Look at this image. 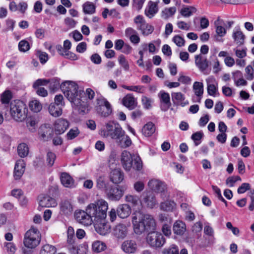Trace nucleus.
Listing matches in <instances>:
<instances>
[{
  "mask_svg": "<svg viewBox=\"0 0 254 254\" xmlns=\"http://www.w3.org/2000/svg\"><path fill=\"white\" fill-rule=\"evenodd\" d=\"M197 11L196 8L192 6H188L183 7L180 10L181 14L185 17H189Z\"/></svg>",
  "mask_w": 254,
  "mask_h": 254,
  "instance_id": "37998d69",
  "label": "nucleus"
},
{
  "mask_svg": "<svg viewBox=\"0 0 254 254\" xmlns=\"http://www.w3.org/2000/svg\"><path fill=\"white\" fill-rule=\"evenodd\" d=\"M67 249L70 254H86L87 246L85 244L77 245L74 244L67 246Z\"/></svg>",
  "mask_w": 254,
  "mask_h": 254,
  "instance_id": "bb28decb",
  "label": "nucleus"
},
{
  "mask_svg": "<svg viewBox=\"0 0 254 254\" xmlns=\"http://www.w3.org/2000/svg\"><path fill=\"white\" fill-rule=\"evenodd\" d=\"M126 201L130 203L134 208H139L142 203L139 197L135 195L128 194L126 196Z\"/></svg>",
  "mask_w": 254,
  "mask_h": 254,
  "instance_id": "7c9ffc66",
  "label": "nucleus"
},
{
  "mask_svg": "<svg viewBox=\"0 0 254 254\" xmlns=\"http://www.w3.org/2000/svg\"><path fill=\"white\" fill-rule=\"evenodd\" d=\"M142 201L147 207L150 208H154L158 204L155 195L153 192L147 193L144 196Z\"/></svg>",
  "mask_w": 254,
  "mask_h": 254,
  "instance_id": "cd10ccee",
  "label": "nucleus"
},
{
  "mask_svg": "<svg viewBox=\"0 0 254 254\" xmlns=\"http://www.w3.org/2000/svg\"><path fill=\"white\" fill-rule=\"evenodd\" d=\"M158 96L160 101L161 110L163 111H167L171 105L169 94L162 90L158 93Z\"/></svg>",
  "mask_w": 254,
  "mask_h": 254,
  "instance_id": "dca6fc26",
  "label": "nucleus"
},
{
  "mask_svg": "<svg viewBox=\"0 0 254 254\" xmlns=\"http://www.w3.org/2000/svg\"><path fill=\"white\" fill-rule=\"evenodd\" d=\"M104 199H100L90 203L86 207L85 210H77L74 212V218L79 223L85 226H90L94 221L98 210L100 208V204H102Z\"/></svg>",
  "mask_w": 254,
  "mask_h": 254,
  "instance_id": "7ed1b4c3",
  "label": "nucleus"
},
{
  "mask_svg": "<svg viewBox=\"0 0 254 254\" xmlns=\"http://www.w3.org/2000/svg\"><path fill=\"white\" fill-rule=\"evenodd\" d=\"M110 167L112 170L109 176L110 181L116 184L122 182L124 180V173L122 171L121 169L118 166L114 168L113 166L110 165Z\"/></svg>",
  "mask_w": 254,
  "mask_h": 254,
  "instance_id": "4468645a",
  "label": "nucleus"
},
{
  "mask_svg": "<svg viewBox=\"0 0 254 254\" xmlns=\"http://www.w3.org/2000/svg\"><path fill=\"white\" fill-rule=\"evenodd\" d=\"M123 87L127 90L134 91L138 93H142L145 91V87L142 85H124Z\"/></svg>",
  "mask_w": 254,
  "mask_h": 254,
  "instance_id": "8fccbe9b",
  "label": "nucleus"
},
{
  "mask_svg": "<svg viewBox=\"0 0 254 254\" xmlns=\"http://www.w3.org/2000/svg\"><path fill=\"white\" fill-rule=\"evenodd\" d=\"M123 104L130 110L134 109L135 107V101L134 97L130 95H127L122 100Z\"/></svg>",
  "mask_w": 254,
  "mask_h": 254,
  "instance_id": "f704fd0d",
  "label": "nucleus"
},
{
  "mask_svg": "<svg viewBox=\"0 0 254 254\" xmlns=\"http://www.w3.org/2000/svg\"><path fill=\"white\" fill-rule=\"evenodd\" d=\"M251 186L250 184L247 183H243L240 187H239L237 192L239 194L245 193L247 190H250Z\"/></svg>",
  "mask_w": 254,
  "mask_h": 254,
  "instance_id": "774afa93",
  "label": "nucleus"
},
{
  "mask_svg": "<svg viewBox=\"0 0 254 254\" xmlns=\"http://www.w3.org/2000/svg\"><path fill=\"white\" fill-rule=\"evenodd\" d=\"M232 38L234 42L238 46L244 44L245 36L239 27H235L232 32Z\"/></svg>",
  "mask_w": 254,
  "mask_h": 254,
  "instance_id": "393cba45",
  "label": "nucleus"
},
{
  "mask_svg": "<svg viewBox=\"0 0 254 254\" xmlns=\"http://www.w3.org/2000/svg\"><path fill=\"white\" fill-rule=\"evenodd\" d=\"M195 64L201 72L205 71L208 67V61L206 57L202 54L195 55L194 57Z\"/></svg>",
  "mask_w": 254,
  "mask_h": 254,
  "instance_id": "f3484780",
  "label": "nucleus"
},
{
  "mask_svg": "<svg viewBox=\"0 0 254 254\" xmlns=\"http://www.w3.org/2000/svg\"><path fill=\"white\" fill-rule=\"evenodd\" d=\"M96 187L105 193L110 187L107 179L104 176L99 177L96 181Z\"/></svg>",
  "mask_w": 254,
  "mask_h": 254,
  "instance_id": "2f4dec72",
  "label": "nucleus"
},
{
  "mask_svg": "<svg viewBox=\"0 0 254 254\" xmlns=\"http://www.w3.org/2000/svg\"><path fill=\"white\" fill-rule=\"evenodd\" d=\"M100 208L94 218L92 223L96 232L100 235L106 236L110 233L111 225L106 220L107 211L108 209V203L104 200L100 204Z\"/></svg>",
  "mask_w": 254,
  "mask_h": 254,
  "instance_id": "20e7f679",
  "label": "nucleus"
},
{
  "mask_svg": "<svg viewBox=\"0 0 254 254\" xmlns=\"http://www.w3.org/2000/svg\"><path fill=\"white\" fill-rule=\"evenodd\" d=\"M128 226L123 223L118 224L113 229V236L118 240L124 239L128 235Z\"/></svg>",
  "mask_w": 254,
  "mask_h": 254,
  "instance_id": "ddd939ff",
  "label": "nucleus"
},
{
  "mask_svg": "<svg viewBox=\"0 0 254 254\" xmlns=\"http://www.w3.org/2000/svg\"><path fill=\"white\" fill-rule=\"evenodd\" d=\"M172 99L174 104L185 107L189 104L188 100H186L185 96L180 92L172 93Z\"/></svg>",
  "mask_w": 254,
  "mask_h": 254,
  "instance_id": "5701e85b",
  "label": "nucleus"
},
{
  "mask_svg": "<svg viewBox=\"0 0 254 254\" xmlns=\"http://www.w3.org/2000/svg\"><path fill=\"white\" fill-rule=\"evenodd\" d=\"M97 104L99 107H97V112L104 117L109 116L112 112V109L110 103L104 97H100L97 99Z\"/></svg>",
  "mask_w": 254,
  "mask_h": 254,
  "instance_id": "9b49d317",
  "label": "nucleus"
},
{
  "mask_svg": "<svg viewBox=\"0 0 254 254\" xmlns=\"http://www.w3.org/2000/svg\"><path fill=\"white\" fill-rule=\"evenodd\" d=\"M159 2V0L156 2L151 0L148 1L145 9L144 13L145 15L149 18H152L158 12V3Z\"/></svg>",
  "mask_w": 254,
  "mask_h": 254,
  "instance_id": "6ab92c4d",
  "label": "nucleus"
},
{
  "mask_svg": "<svg viewBox=\"0 0 254 254\" xmlns=\"http://www.w3.org/2000/svg\"><path fill=\"white\" fill-rule=\"evenodd\" d=\"M40 241V232L37 228L32 227L25 233L23 243L26 247L33 249L39 244Z\"/></svg>",
  "mask_w": 254,
  "mask_h": 254,
  "instance_id": "6e6552de",
  "label": "nucleus"
},
{
  "mask_svg": "<svg viewBox=\"0 0 254 254\" xmlns=\"http://www.w3.org/2000/svg\"><path fill=\"white\" fill-rule=\"evenodd\" d=\"M233 51L235 53V55L239 59H243L247 56V49H239L235 48Z\"/></svg>",
  "mask_w": 254,
  "mask_h": 254,
  "instance_id": "e2e57ef3",
  "label": "nucleus"
},
{
  "mask_svg": "<svg viewBox=\"0 0 254 254\" xmlns=\"http://www.w3.org/2000/svg\"><path fill=\"white\" fill-rule=\"evenodd\" d=\"M155 129L154 124L151 122H148L143 126L142 129V132L144 136L149 137L154 133Z\"/></svg>",
  "mask_w": 254,
  "mask_h": 254,
  "instance_id": "c9c22d12",
  "label": "nucleus"
},
{
  "mask_svg": "<svg viewBox=\"0 0 254 254\" xmlns=\"http://www.w3.org/2000/svg\"><path fill=\"white\" fill-rule=\"evenodd\" d=\"M17 152L18 155L21 158L27 156L29 153L28 145L25 143L19 144L17 147Z\"/></svg>",
  "mask_w": 254,
  "mask_h": 254,
  "instance_id": "c03bdc74",
  "label": "nucleus"
},
{
  "mask_svg": "<svg viewBox=\"0 0 254 254\" xmlns=\"http://www.w3.org/2000/svg\"><path fill=\"white\" fill-rule=\"evenodd\" d=\"M172 41L178 47H182L185 45V39L179 35L174 36L172 39Z\"/></svg>",
  "mask_w": 254,
  "mask_h": 254,
  "instance_id": "bf43d9fd",
  "label": "nucleus"
},
{
  "mask_svg": "<svg viewBox=\"0 0 254 254\" xmlns=\"http://www.w3.org/2000/svg\"><path fill=\"white\" fill-rule=\"evenodd\" d=\"M121 161L123 168L127 172L131 170L140 171L142 169V162L140 157L127 150L122 152Z\"/></svg>",
  "mask_w": 254,
  "mask_h": 254,
  "instance_id": "39448f33",
  "label": "nucleus"
},
{
  "mask_svg": "<svg viewBox=\"0 0 254 254\" xmlns=\"http://www.w3.org/2000/svg\"><path fill=\"white\" fill-rule=\"evenodd\" d=\"M117 212L120 218L125 219L127 218L130 214L131 208L128 204H121L118 207Z\"/></svg>",
  "mask_w": 254,
  "mask_h": 254,
  "instance_id": "c85d7f7f",
  "label": "nucleus"
},
{
  "mask_svg": "<svg viewBox=\"0 0 254 254\" xmlns=\"http://www.w3.org/2000/svg\"><path fill=\"white\" fill-rule=\"evenodd\" d=\"M193 90L195 95L199 98L198 102H200V99L203 93V83L197 81L194 82L193 85Z\"/></svg>",
  "mask_w": 254,
  "mask_h": 254,
  "instance_id": "ea45409f",
  "label": "nucleus"
},
{
  "mask_svg": "<svg viewBox=\"0 0 254 254\" xmlns=\"http://www.w3.org/2000/svg\"><path fill=\"white\" fill-rule=\"evenodd\" d=\"M123 130L124 129L119 123L109 122L105 124L101 128L100 134L104 138L115 141Z\"/></svg>",
  "mask_w": 254,
  "mask_h": 254,
  "instance_id": "423d86ee",
  "label": "nucleus"
},
{
  "mask_svg": "<svg viewBox=\"0 0 254 254\" xmlns=\"http://www.w3.org/2000/svg\"><path fill=\"white\" fill-rule=\"evenodd\" d=\"M56 248L49 244L44 245L40 251V254H55Z\"/></svg>",
  "mask_w": 254,
  "mask_h": 254,
  "instance_id": "09e8293b",
  "label": "nucleus"
},
{
  "mask_svg": "<svg viewBox=\"0 0 254 254\" xmlns=\"http://www.w3.org/2000/svg\"><path fill=\"white\" fill-rule=\"evenodd\" d=\"M137 249V244L134 240H127L121 245V249L127 254H133Z\"/></svg>",
  "mask_w": 254,
  "mask_h": 254,
  "instance_id": "a211bd4d",
  "label": "nucleus"
},
{
  "mask_svg": "<svg viewBox=\"0 0 254 254\" xmlns=\"http://www.w3.org/2000/svg\"><path fill=\"white\" fill-rule=\"evenodd\" d=\"M115 142L118 146L123 148L130 146L132 143L131 139L126 134L124 130L119 135V137L115 140Z\"/></svg>",
  "mask_w": 254,
  "mask_h": 254,
  "instance_id": "aec40b11",
  "label": "nucleus"
},
{
  "mask_svg": "<svg viewBox=\"0 0 254 254\" xmlns=\"http://www.w3.org/2000/svg\"><path fill=\"white\" fill-rule=\"evenodd\" d=\"M39 203V205L43 207H55L57 205L56 200L48 195L40 196Z\"/></svg>",
  "mask_w": 254,
  "mask_h": 254,
  "instance_id": "a878e982",
  "label": "nucleus"
},
{
  "mask_svg": "<svg viewBox=\"0 0 254 254\" xmlns=\"http://www.w3.org/2000/svg\"><path fill=\"white\" fill-rule=\"evenodd\" d=\"M141 102L144 107L145 109H148L151 108L153 100L146 96H143L142 97Z\"/></svg>",
  "mask_w": 254,
  "mask_h": 254,
  "instance_id": "0e129e2a",
  "label": "nucleus"
},
{
  "mask_svg": "<svg viewBox=\"0 0 254 254\" xmlns=\"http://www.w3.org/2000/svg\"><path fill=\"white\" fill-rule=\"evenodd\" d=\"M69 123L66 120L63 119H58L55 123L54 129L57 134L63 133L68 128Z\"/></svg>",
  "mask_w": 254,
  "mask_h": 254,
  "instance_id": "4be33fe9",
  "label": "nucleus"
},
{
  "mask_svg": "<svg viewBox=\"0 0 254 254\" xmlns=\"http://www.w3.org/2000/svg\"><path fill=\"white\" fill-rule=\"evenodd\" d=\"M56 156L52 152L49 151L47 154V161L48 162V165L50 166H52L53 165L55 160L56 159Z\"/></svg>",
  "mask_w": 254,
  "mask_h": 254,
  "instance_id": "69168bd1",
  "label": "nucleus"
},
{
  "mask_svg": "<svg viewBox=\"0 0 254 254\" xmlns=\"http://www.w3.org/2000/svg\"><path fill=\"white\" fill-rule=\"evenodd\" d=\"M67 247L69 246V245H73V244H75L74 231L73 228L71 226L68 227L67 231Z\"/></svg>",
  "mask_w": 254,
  "mask_h": 254,
  "instance_id": "49530a36",
  "label": "nucleus"
},
{
  "mask_svg": "<svg viewBox=\"0 0 254 254\" xmlns=\"http://www.w3.org/2000/svg\"><path fill=\"white\" fill-rule=\"evenodd\" d=\"M118 61L119 64L123 67L125 71H127L129 70V65L124 55H121L119 57Z\"/></svg>",
  "mask_w": 254,
  "mask_h": 254,
  "instance_id": "3c124183",
  "label": "nucleus"
},
{
  "mask_svg": "<svg viewBox=\"0 0 254 254\" xmlns=\"http://www.w3.org/2000/svg\"><path fill=\"white\" fill-rule=\"evenodd\" d=\"M225 24L223 20L218 19L214 22L215 34L213 36L214 40L218 42H223L222 38L226 34V28L224 27Z\"/></svg>",
  "mask_w": 254,
  "mask_h": 254,
  "instance_id": "f8f14e48",
  "label": "nucleus"
},
{
  "mask_svg": "<svg viewBox=\"0 0 254 254\" xmlns=\"http://www.w3.org/2000/svg\"><path fill=\"white\" fill-rule=\"evenodd\" d=\"M54 104L63 107L64 106V97L63 95L59 94L55 96L54 98Z\"/></svg>",
  "mask_w": 254,
  "mask_h": 254,
  "instance_id": "338daca9",
  "label": "nucleus"
},
{
  "mask_svg": "<svg viewBox=\"0 0 254 254\" xmlns=\"http://www.w3.org/2000/svg\"><path fill=\"white\" fill-rule=\"evenodd\" d=\"M36 55L39 57L40 61L42 64L46 63L48 60V55L46 52L38 51L36 52Z\"/></svg>",
  "mask_w": 254,
  "mask_h": 254,
  "instance_id": "052dcab7",
  "label": "nucleus"
},
{
  "mask_svg": "<svg viewBox=\"0 0 254 254\" xmlns=\"http://www.w3.org/2000/svg\"><path fill=\"white\" fill-rule=\"evenodd\" d=\"M60 87L73 108L82 114L88 112V104L81 99V91H78V86L75 82L65 81L61 84Z\"/></svg>",
  "mask_w": 254,
  "mask_h": 254,
  "instance_id": "f03ea898",
  "label": "nucleus"
},
{
  "mask_svg": "<svg viewBox=\"0 0 254 254\" xmlns=\"http://www.w3.org/2000/svg\"><path fill=\"white\" fill-rule=\"evenodd\" d=\"M11 98V93L9 91H5L1 96V101L3 104H8Z\"/></svg>",
  "mask_w": 254,
  "mask_h": 254,
  "instance_id": "5fc2aeb1",
  "label": "nucleus"
},
{
  "mask_svg": "<svg viewBox=\"0 0 254 254\" xmlns=\"http://www.w3.org/2000/svg\"><path fill=\"white\" fill-rule=\"evenodd\" d=\"M60 179L62 184L65 187L70 188L74 185V180L73 178L69 174L66 172L61 173Z\"/></svg>",
  "mask_w": 254,
  "mask_h": 254,
  "instance_id": "c756f323",
  "label": "nucleus"
},
{
  "mask_svg": "<svg viewBox=\"0 0 254 254\" xmlns=\"http://www.w3.org/2000/svg\"><path fill=\"white\" fill-rule=\"evenodd\" d=\"M61 211L65 215H69L73 211V206L69 200H65L60 204Z\"/></svg>",
  "mask_w": 254,
  "mask_h": 254,
  "instance_id": "72a5a7b5",
  "label": "nucleus"
},
{
  "mask_svg": "<svg viewBox=\"0 0 254 254\" xmlns=\"http://www.w3.org/2000/svg\"><path fill=\"white\" fill-rule=\"evenodd\" d=\"M245 71L246 73V78L248 80H252L254 78V70L252 66L249 65H248L245 68Z\"/></svg>",
  "mask_w": 254,
  "mask_h": 254,
  "instance_id": "680f3d73",
  "label": "nucleus"
},
{
  "mask_svg": "<svg viewBox=\"0 0 254 254\" xmlns=\"http://www.w3.org/2000/svg\"><path fill=\"white\" fill-rule=\"evenodd\" d=\"M49 112L53 117L60 116L62 114V107L56 104L51 103L49 106Z\"/></svg>",
  "mask_w": 254,
  "mask_h": 254,
  "instance_id": "58836bf2",
  "label": "nucleus"
},
{
  "mask_svg": "<svg viewBox=\"0 0 254 254\" xmlns=\"http://www.w3.org/2000/svg\"><path fill=\"white\" fill-rule=\"evenodd\" d=\"M25 168V163L23 160L19 159L15 163L13 176L15 180L19 179L23 174Z\"/></svg>",
  "mask_w": 254,
  "mask_h": 254,
  "instance_id": "b1692460",
  "label": "nucleus"
},
{
  "mask_svg": "<svg viewBox=\"0 0 254 254\" xmlns=\"http://www.w3.org/2000/svg\"><path fill=\"white\" fill-rule=\"evenodd\" d=\"M241 178L238 176L228 177L226 180V184L229 187H233L237 181H241Z\"/></svg>",
  "mask_w": 254,
  "mask_h": 254,
  "instance_id": "603ef678",
  "label": "nucleus"
},
{
  "mask_svg": "<svg viewBox=\"0 0 254 254\" xmlns=\"http://www.w3.org/2000/svg\"><path fill=\"white\" fill-rule=\"evenodd\" d=\"M168 198H166V200L160 203V208L161 210L165 211H171L176 207V203Z\"/></svg>",
  "mask_w": 254,
  "mask_h": 254,
  "instance_id": "473e14b6",
  "label": "nucleus"
},
{
  "mask_svg": "<svg viewBox=\"0 0 254 254\" xmlns=\"http://www.w3.org/2000/svg\"><path fill=\"white\" fill-rule=\"evenodd\" d=\"M8 254H14L16 251V247L13 243H5L4 244Z\"/></svg>",
  "mask_w": 254,
  "mask_h": 254,
  "instance_id": "4d7b16f0",
  "label": "nucleus"
},
{
  "mask_svg": "<svg viewBox=\"0 0 254 254\" xmlns=\"http://www.w3.org/2000/svg\"><path fill=\"white\" fill-rule=\"evenodd\" d=\"M203 136V133L201 131H198L192 134L191 137V139L194 141L196 146L200 144V140L202 138Z\"/></svg>",
  "mask_w": 254,
  "mask_h": 254,
  "instance_id": "13d9d810",
  "label": "nucleus"
},
{
  "mask_svg": "<svg viewBox=\"0 0 254 254\" xmlns=\"http://www.w3.org/2000/svg\"><path fill=\"white\" fill-rule=\"evenodd\" d=\"M173 230L175 234L182 235L186 231V225L182 221H177L174 224Z\"/></svg>",
  "mask_w": 254,
  "mask_h": 254,
  "instance_id": "e433bc0d",
  "label": "nucleus"
},
{
  "mask_svg": "<svg viewBox=\"0 0 254 254\" xmlns=\"http://www.w3.org/2000/svg\"><path fill=\"white\" fill-rule=\"evenodd\" d=\"M80 133V131L78 128L74 127L71 128L66 134V137L68 139H73L77 137Z\"/></svg>",
  "mask_w": 254,
  "mask_h": 254,
  "instance_id": "6e6d98bb",
  "label": "nucleus"
},
{
  "mask_svg": "<svg viewBox=\"0 0 254 254\" xmlns=\"http://www.w3.org/2000/svg\"><path fill=\"white\" fill-rule=\"evenodd\" d=\"M132 223L136 234L141 235L144 232H149L145 240L149 247L160 248L165 243V239L162 234L156 231V223L152 216L136 211L132 214Z\"/></svg>",
  "mask_w": 254,
  "mask_h": 254,
  "instance_id": "f257e3e1",
  "label": "nucleus"
},
{
  "mask_svg": "<svg viewBox=\"0 0 254 254\" xmlns=\"http://www.w3.org/2000/svg\"><path fill=\"white\" fill-rule=\"evenodd\" d=\"M51 82H54V86L55 88H57L60 85V83L58 81H56L54 79L48 80L45 79H38L36 80L33 83V87L34 88H36L41 85H46L49 83Z\"/></svg>",
  "mask_w": 254,
  "mask_h": 254,
  "instance_id": "4c0bfd02",
  "label": "nucleus"
},
{
  "mask_svg": "<svg viewBox=\"0 0 254 254\" xmlns=\"http://www.w3.org/2000/svg\"><path fill=\"white\" fill-rule=\"evenodd\" d=\"M92 249L94 252L100 253L107 249V246L104 242L97 240L93 242Z\"/></svg>",
  "mask_w": 254,
  "mask_h": 254,
  "instance_id": "79ce46f5",
  "label": "nucleus"
},
{
  "mask_svg": "<svg viewBox=\"0 0 254 254\" xmlns=\"http://www.w3.org/2000/svg\"><path fill=\"white\" fill-rule=\"evenodd\" d=\"M18 49L21 52L28 51L30 49L29 43L25 40L20 41L18 43Z\"/></svg>",
  "mask_w": 254,
  "mask_h": 254,
  "instance_id": "864d4df0",
  "label": "nucleus"
},
{
  "mask_svg": "<svg viewBox=\"0 0 254 254\" xmlns=\"http://www.w3.org/2000/svg\"><path fill=\"white\" fill-rule=\"evenodd\" d=\"M133 21L136 26L137 29L140 31L144 36L149 35L154 30V27L147 23L143 16L141 15L135 17Z\"/></svg>",
  "mask_w": 254,
  "mask_h": 254,
  "instance_id": "9d476101",
  "label": "nucleus"
},
{
  "mask_svg": "<svg viewBox=\"0 0 254 254\" xmlns=\"http://www.w3.org/2000/svg\"><path fill=\"white\" fill-rule=\"evenodd\" d=\"M83 11L85 14H92L95 12V5L91 2L87 1L82 5Z\"/></svg>",
  "mask_w": 254,
  "mask_h": 254,
  "instance_id": "a18cd8bd",
  "label": "nucleus"
},
{
  "mask_svg": "<svg viewBox=\"0 0 254 254\" xmlns=\"http://www.w3.org/2000/svg\"><path fill=\"white\" fill-rule=\"evenodd\" d=\"M207 91L208 94L212 96H216L218 92V83L213 76H209L206 79Z\"/></svg>",
  "mask_w": 254,
  "mask_h": 254,
  "instance_id": "2eb2a0df",
  "label": "nucleus"
},
{
  "mask_svg": "<svg viewBox=\"0 0 254 254\" xmlns=\"http://www.w3.org/2000/svg\"><path fill=\"white\" fill-rule=\"evenodd\" d=\"M147 186L152 191L159 193L162 199L170 197V193L167 190L166 184L161 180L152 179L148 181Z\"/></svg>",
  "mask_w": 254,
  "mask_h": 254,
  "instance_id": "1a4fd4ad",
  "label": "nucleus"
},
{
  "mask_svg": "<svg viewBox=\"0 0 254 254\" xmlns=\"http://www.w3.org/2000/svg\"><path fill=\"white\" fill-rule=\"evenodd\" d=\"M176 10V7L175 6L166 7L162 10L161 12V17L164 19H168L175 14Z\"/></svg>",
  "mask_w": 254,
  "mask_h": 254,
  "instance_id": "a19ab883",
  "label": "nucleus"
},
{
  "mask_svg": "<svg viewBox=\"0 0 254 254\" xmlns=\"http://www.w3.org/2000/svg\"><path fill=\"white\" fill-rule=\"evenodd\" d=\"M25 104L20 100L12 101L10 104L9 113L11 118L16 122H21L26 118Z\"/></svg>",
  "mask_w": 254,
  "mask_h": 254,
  "instance_id": "0eeeda50",
  "label": "nucleus"
},
{
  "mask_svg": "<svg viewBox=\"0 0 254 254\" xmlns=\"http://www.w3.org/2000/svg\"><path fill=\"white\" fill-rule=\"evenodd\" d=\"M108 198L112 200H119L123 195V191L116 187H109L106 191Z\"/></svg>",
  "mask_w": 254,
  "mask_h": 254,
  "instance_id": "412c9836",
  "label": "nucleus"
},
{
  "mask_svg": "<svg viewBox=\"0 0 254 254\" xmlns=\"http://www.w3.org/2000/svg\"><path fill=\"white\" fill-rule=\"evenodd\" d=\"M29 108L35 113L39 112L42 109V105L37 100H33L29 102Z\"/></svg>",
  "mask_w": 254,
  "mask_h": 254,
  "instance_id": "de8ad7c7",
  "label": "nucleus"
}]
</instances>
